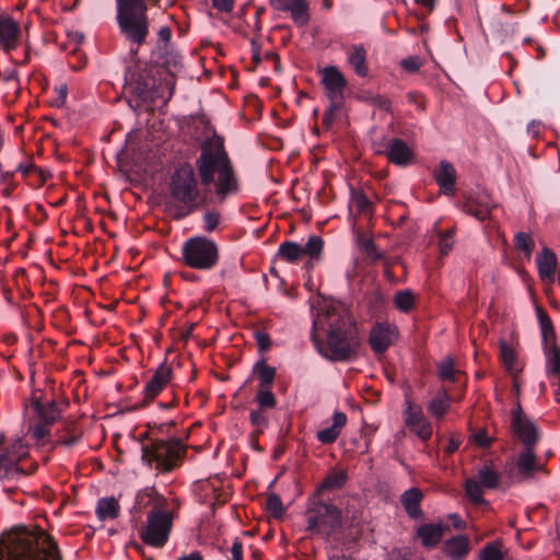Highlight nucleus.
Instances as JSON below:
<instances>
[{
	"label": "nucleus",
	"mask_w": 560,
	"mask_h": 560,
	"mask_svg": "<svg viewBox=\"0 0 560 560\" xmlns=\"http://www.w3.org/2000/svg\"><path fill=\"white\" fill-rule=\"evenodd\" d=\"M312 340L319 353L332 361H351L361 339L349 311L338 302L327 303L313 320Z\"/></svg>",
	"instance_id": "obj_1"
},
{
	"label": "nucleus",
	"mask_w": 560,
	"mask_h": 560,
	"mask_svg": "<svg viewBox=\"0 0 560 560\" xmlns=\"http://www.w3.org/2000/svg\"><path fill=\"white\" fill-rule=\"evenodd\" d=\"M0 560H61L55 539L35 525H18L0 536Z\"/></svg>",
	"instance_id": "obj_2"
},
{
	"label": "nucleus",
	"mask_w": 560,
	"mask_h": 560,
	"mask_svg": "<svg viewBox=\"0 0 560 560\" xmlns=\"http://www.w3.org/2000/svg\"><path fill=\"white\" fill-rule=\"evenodd\" d=\"M200 182L205 187L213 185L215 198L223 202L238 191V179L223 142H206L196 160Z\"/></svg>",
	"instance_id": "obj_3"
},
{
	"label": "nucleus",
	"mask_w": 560,
	"mask_h": 560,
	"mask_svg": "<svg viewBox=\"0 0 560 560\" xmlns=\"http://www.w3.org/2000/svg\"><path fill=\"white\" fill-rule=\"evenodd\" d=\"M140 501L148 499L152 509L148 512L145 524L140 529L139 536L147 545L161 548L171 535L174 514L167 509V501L160 495L154 488H148L139 494Z\"/></svg>",
	"instance_id": "obj_4"
},
{
	"label": "nucleus",
	"mask_w": 560,
	"mask_h": 560,
	"mask_svg": "<svg viewBox=\"0 0 560 560\" xmlns=\"http://www.w3.org/2000/svg\"><path fill=\"white\" fill-rule=\"evenodd\" d=\"M170 190L172 198L179 203L185 217L207 203V191L199 187L198 179L191 165L178 167L171 177Z\"/></svg>",
	"instance_id": "obj_5"
},
{
	"label": "nucleus",
	"mask_w": 560,
	"mask_h": 560,
	"mask_svg": "<svg viewBox=\"0 0 560 560\" xmlns=\"http://www.w3.org/2000/svg\"><path fill=\"white\" fill-rule=\"evenodd\" d=\"M116 5L120 33L132 45L144 44L149 35L147 0H116Z\"/></svg>",
	"instance_id": "obj_6"
},
{
	"label": "nucleus",
	"mask_w": 560,
	"mask_h": 560,
	"mask_svg": "<svg viewBox=\"0 0 560 560\" xmlns=\"http://www.w3.org/2000/svg\"><path fill=\"white\" fill-rule=\"evenodd\" d=\"M28 445L22 438L0 439V480L4 483L19 482L31 475L36 465L26 464Z\"/></svg>",
	"instance_id": "obj_7"
},
{
	"label": "nucleus",
	"mask_w": 560,
	"mask_h": 560,
	"mask_svg": "<svg viewBox=\"0 0 560 560\" xmlns=\"http://www.w3.org/2000/svg\"><path fill=\"white\" fill-rule=\"evenodd\" d=\"M142 462L159 472H170L177 467L186 453L185 445L175 438L168 440L149 439L142 445Z\"/></svg>",
	"instance_id": "obj_8"
},
{
	"label": "nucleus",
	"mask_w": 560,
	"mask_h": 560,
	"mask_svg": "<svg viewBox=\"0 0 560 560\" xmlns=\"http://www.w3.org/2000/svg\"><path fill=\"white\" fill-rule=\"evenodd\" d=\"M183 261L190 268L210 270L219 262L217 244L205 236L188 238L182 246Z\"/></svg>",
	"instance_id": "obj_9"
},
{
	"label": "nucleus",
	"mask_w": 560,
	"mask_h": 560,
	"mask_svg": "<svg viewBox=\"0 0 560 560\" xmlns=\"http://www.w3.org/2000/svg\"><path fill=\"white\" fill-rule=\"evenodd\" d=\"M307 530L322 538L330 537L341 526V514L330 503L313 501L306 511Z\"/></svg>",
	"instance_id": "obj_10"
},
{
	"label": "nucleus",
	"mask_w": 560,
	"mask_h": 560,
	"mask_svg": "<svg viewBox=\"0 0 560 560\" xmlns=\"http://www.w3.org/2000/svg\"><path fill=\"white\" fill-rule=\"evenodd\" d=\"M501 476L494 466L485 464L477 472L476 478H469L465 481V493L474 504H483L482 489H495L500 483Z\"/></svg>",
	"instance_id": "obj_11"
},
{
	"label": "nucleus",
	"mask_w": 560,
	"mask_h": 560,
	"mask_svg": "<svg viewBox=\"0 0 560 560\" xmlns=\"http://www.w3.org/2000/svg\"><path fill=\"white\" fill-rule=\"evenodd\" d=\"M538 319L540 324L541 337L546 355L547 374L549 375V377L559 378L560 352L556 346V337L551 320L541 308H538Z\"/></svg>",
	"instance_id": "obj_12"
},
{
	"label": "nucleus",
	"mask_w": 560,
	"mask_h": 560,
	"mask_svg": "<svg viewBox=\"0 0 560 560\" xmlns=\"http://www.w3.org/2000/svg\"><path fill=\"white\" fill-rule=\"evenodd\" d=\"M320 73V83L329 102L332 103V109H340L343 103V92L348 84L347 79L335 66L325 67Z\"/></svg>",
	"instance_id": "obj_13"
},
{
	"label": "nucleus",
	"mask_w": 560,
	"mask_h": 560,
	"mask_svg": "<svg viewBox=\"0 0 560 560\" xmlns=\"http://www.w3.org/2000/svg\"><path fill=\"white\" fill-rule=\"evenodd\" d=\"M511 427L513 434L522 441L524 447L535 446L538 442L539 431L536 424L524 415L520 404L512 410Z\"/></svg>",
	"instance_id": "obj_14"
},
{
	"label": "nucleus",
	"mask_w": 560,
	"mask_h": 560,
	"mask_svg": "<svg viewBox=\"0 0 560 560\" xmlns=\"http://www.w3.org/2000/svg\"><path fill=\"white\" fill-rule=\"evenodd\" d=\"M405 425L422 441H428L432 436V425L425 418L422 408L413 405L410 399L405 400L404 410Z\"/></svg>",
	"instance_id": "obj_15"
},
{
	"label": "nucleus",
	"mask_w": 560,
	"mask_h": 560,
	"mask_svg": "<svg viewBox=\"0 0 560 560\" xmlns=\"http://www.w3.org/2000/svg\"><path fill=\"white\" fill-rule=\"evenodd\" d=\"M515 467L520 480L532 479L537 472H546L545 463L535 454V446L523 447L516 458Z\"/></svg>",
	"instance_id": "obj_16"
},
{
	"label": "nucleus",
	"mask_w": 560,
	"mask_h": 560,
	"mask_svg": "<svg viewBox=\"0 0 560 560\" xmlns=\"http://www.w3.org/2000/svg\"><path fill=\"white\" fill-rule=\"evenodd\" d=\"M398 336L397 327L389 323H376L370 332L369 343L374 352L383 353Z\"/></svg>",
	"instance_id": "obj_17"
},
{
	"label": "nucleus",
	"mask_w": 560,
	"mask_h": 560,
	"mask_svg": "<svg viewBox=\"0 0 560 560\" xmlns=\"http://www.w3.org/2000/svg\"><path fill=\"white\" fill-rule=\"evenodd\" d=\"M271 8L280 12H289L298 26L310 22L308 3L306 0H269Z\"/></svg>",
	"instance_id": "obj_18"
},
{
	"label": "nucleus",
	"mask_w": 560,
	"mask_h": 560,
	"mask_svg": "<svg viewBox=\"0 0 560 560\" xmlns=\"http://www.w3.org/2000/svg\"><path fill=\"white\" fill-rule=\"evenodd\" d=\"M493 208L494 203L486 191L471 192L464 205V211L479 221H485L489 218Z\"/></svg>",
	"instance_id": "obj_19"
},
{
	"label": "nucleus",
	"mask_w": 560,
	"mask_h": 560,
	"mask_svg": "<svg viewBox=\"0 0 560 560\" xmlns=\"http://www.w3.org/2000/svg\"><path fill=\"white\" fill-rule=\"evenodd\" d=\"M172 377V368L166 362L160 364L144 386L143 394L145 400L154 399L167 386Z\"/></svg>",
	"instance_id": "obj_20"
},
{
	"label": "nucleus",
	"mask_w": 560,
	"mask_h": 560,
	"mask_svg": "<svg viewBox=\"0 0 560 560\" xmlns=\"http://www.w3.org/2000/svg\"><path fill=\"white\" fill-rule=\"evenodd\" d=\"M31 407L38 420L46 424L51 425L61 418V409L52 399L43 401L34 394L31 398Z\"/></svg>",
	"instance_id": "obj_21"
},
{
	"label": "nucleus",
	"mask_w": 560,
	"mask_h": 560,
	"mask_svg": "<svg viewBox=\"0 0 560 560\" xmlns=\"http://www.w3.org/2000/svg\"><path fill=\"white\" fill-rule=\"evenodd\" d=\"M389 162L399 166H407L415 161V153L402 139H392L386 149Z\"/></svg>",
	"instance_id": "obj_22"
},
{
	"label": "nucleus",
	"mask_w": 560,
	"mask_h": 560,
	"mask_svg": "<svg viewBox=\"0 0 560 560\" xmlns=\"http://www.w3.org/2000/svg\"><path fill=\"white\" fill-rule=\"evenodd\" d=\"M538 275L544 282L552 283L556 279L558 259L556 254L544 246L536 257Z\"/></svg>",
	"instance_id": "obj_23"
},
{
	"label": "nucleus",
	"mask_w": 560,
	"mask_h": 560,
	"mask_svg": "<svg viewBox=\"0 0 560 560\" xmlns=\"http://www.w3.org/2000/svg\"><path fill=\"white\" fill-rule=\"evenodd\" d=\"M20 28L10 16L0 18V48L10 52L18 46Z\"/></svg>",
	"instance_id": "obj_24"
},
{
	"label": "nucleus",
	"mask_w": 560,
	"mask_h": 560,
	"mask_svg": "<svg viewBox=\"0 0 560 560\" xmlns=\"http://www.w3.org/2000/svg\"><path fill=\"white\" fill-rule=\"evenodd\" d=\"M346 55L354 73L360 78H365L369 73V67L366 61L368 51L364 46L352 45L347 49Z\"/></svg>",
	"instance_id": "obj_25"
},
{
	"label": "nucleus",
	"mask_w": 560,
	"mask_h": 560,
	"mask_svg": "<svg viewBox=\"0 0 560 560\" xmlns=\"http://www.w3.org/2000/svg\"><path fill=\"white\" fill-rule=\"evenodd\" d=\"M434 178L444 194H451L455 187L456 171L454 166L446 161L440 162L434 171Z\"/></svg>",
	"instance_id": "obj_26"
},
{
	"label": "nucleus",
	"mask_w": 560,
	"mask_h": 560,
	"mask_svg": "<svg viewBox=\"0 0 560 560\" xmlns=\"http://www.w3.org/2000/svg\"><path fill=\"white\" fill-rule=\"evenodd\" d=\"M346 423L347 416L341 411L335 412L332 417V424L317 432L318 441L323 444L334 443L339 438Z\"/></svg>",
	"instance_id": "obj_27"
},
{
	"label": "nucleus",
	"mask_w": 560,
	"mask_h": 560,
	"mask_svg": "<svg viewBox=\"0 0 560 560\" xmlns=\"http://www.w3.org/2000/svg\"><path fill=\"white\" fill-rule=\"evenodd\" d=\"M469 548V539L462 535L447 539L443 545L444 553L452 560H463L467 556Z\"/></svg>",
	"instance_id": "obj_28"
},
{
	"label": "nucleus",
	"mask_w": 560,
	"mask_h": 560,
	"mask_svg": "<svg viewBox=\"0 0 560 560\" xmlns=\"http://www.w3.org/2000/svg\"><path fill=\"white\" fill-rule=\"evenodd\" d=\"M422 498L423 494L418 488H410L401 494L400 502L410 517L420 516Z\"/></svg>",
	"instance_id": "obj_29"
},
{
	"label": "nucleus",
	"mask_w": 560,
	"mask_h": 560,
	"mask_svg": "<svg viewBox=\"0 0 560 560\" xmlns=\"http://www.w3.org/2000/svg\"><path fill=\"white\" fill-rule=\"evenodd\" d=\"M418 537L424 547H435L443 536V528L441 525L423 524L417 530Z\"/></svg>",
	"instance_id": "obj_30"
},
{
	"label": "nucleus",
	"mask_w": 560,
	"mask_h": 560,
	"mask_svg": "<svg viewBox=\"0 0 560 560\" xmlns=\"http://www.w3.org/2000/svg\"><path fill=\"white\" fill-rule=\"evenodd\" d=\"M119 510L120 505L115 498H102L97 501L95 513L101 521L115 520L119 515Z\"/></svg>",
	"instance_id": "obj_31"
},
{
	"label": "nucleus",
	"mask_w": 560,
	"mask_h": 560,
	"mask_svg": "<svg viewBox=\"0 0 560 560\" xmlns=\"http://www.w3.org/2000/svg\"><path fill=\"white\" fill-rule=\"evenodd\" d=\"M254 372L256 373L259 381V388H270L275 377H276V369L268 365L264 360L258 361L254 366Z\"/></svg>",
	"instance_id": "obj_32"
},
{
	"label": "nucleus",
	"mask_w": 560,
	"mask_h": 560,
	"mask_svg": "<svg viewBox=\"0 0 560 560\" xmlns=\"http://www.w3.org/2000/svg\"><path fill=\"white\" fill-rule=\"evenodd\" d=\"M450 396L445 389L436 395L429 404L428 410L435 418H442L450 409Z\"/></svg>",
	"instance_id": "obj_33"
},
{
	"label": "nucleus",
	"mask_w": 560,
	"mask_h": 560,
	"mask_svg": "<svg viewBox=\"0 0 560 560\" xmlns=\"http://www.w3.org/2000/svg\"><path fill=\"white\" fill-rule=\"evenodd\" d=\"M303 255V246L295 242H284L280 244L278 257L288 261L296 262Z\"/></svg>",
	"instance_id": "obj_34"
},
{
	"label": "nucleus",
	"mask_w": 560,
	"mask_h": 560,
	"mask_svg": "<svg viewBox=\"0 0 560 560\" xmlns=\"http://www.w3.org/2000/svg\"><path fill=\"white\" fill-rule=\"evenodd\" d=\"M438 375L442 381L456 382L457 375L460 373L458 369L455 368L454 360L450 357L441 360L438 365Z\"/></svg>",
	"instance_id": "obj_35"
},
{
	"label": "nucleus",
	"mask_w": 560,
	"mask_h": 560,
	"mask_svg": "<svg viewBox=\"0 0 560 560\" xmlns=\"http://www.w3.org/2000/svg\"><path fill=\"white\" fill-rule=\"evenodd\" d=\"M350 208L354 209L358 214L371 215L373 212L372 202L361 191L352 192Z\"/></svg>",
	"instance_id": "obj_36"
},
{
	"label": "nucleus",
	"mask_w": 560,
	"mask_h": 560,
	"mask_svg": "<svg viewBox=\"0 0 560 560\" xmlns=\"http://www.w3.org/2000/svg\"><path fill=\"white\" fill-rule=\"evenodd\" d=\"M500 357L503 365L510 373L513 374L518 371L516 364V353L513 348L505 341L500 342Z\"/></svg>",
	"instance_id": "obj_37"
},
{
	"label": "nucleus",
	"mask_w": 560,
	"mask_h": 560,
	"mask_svg": "<svg viewBox=\"0 0 560 560\" xmlns=\"http://www.w3.org/2000/svg\"><path fill=\"white\" fill-rule=\"evenodd\" d=\"M348 479L345 470H332L323 480L319 490H329L341 488Z\"/></svg>",
	"instance_id": "obj_38"
},
{
	"label": "nucleus",
	"mask_w": 560,
	"mask_h": 560,
	"mask_svg": "<svg viewBox=\"0 0 560 560\" xmlns=\"http://www.w3.org/2000/svg\"><path fill=\"white\" fill-rule=\"evenodd\" d=\"M394 305L402 313H408L415 305V294L411 290L398 291L394 296Z\"/></svg>",
	"instance_id": "obj_39"
},
{
	"label": "nucleus",
	"mask_w": 560,
	"mask_h": 560,
	"mask_svg": "<svg viewBox=\"0 0 560 560\" xmlns=\"http://www.w3.org/2000/svg\"><path fill=\"white\" fill-rule=\"evenodd\" d=\"M514 245L517 250H521L525 254L527 260L530 259L535 247V242L529 234L525 232L516 233L514 237Z\"/></svg>",
	"instance_id": "obj_40"
},
{
	"label": "nucleus",
	"mask_w": 560,
	"mask_h": 560,
	"mask_svg": "<svg viewBox=\"0 0 560 560\" xmlns=\"http://www.w3.org/2000/svg\"><path fill=\"white\" fill-rule=\"evenodd\" d=\"M255 401L258 405V409H271L276 407L277 399L270 388H258Z\"/></svg>",
	"instance_id": "obj_41"
},
{
	"label": "nucleus",
	"mask_w": 560,
	"mask_h": 560,
	"mask_svg": "<svg viewBox=\"0 0 560 560\" xmlns=\"http://www.w3.org/2000/svg\"><path fill=\"white\" fill-rule=\"evenodd\" d=\"M323 245L324 242L322 237L313 235L303 247V254L308 255L311 259H317L323 250Z\"/></svg>",
	"instance_id": "obj_42"
},
{
	"label": "nucleus",
	"mask_w": 560,
	"mask_h": 560,
	"mask_svg": "<svg viewBox=\"0 0 560 560\" xmlns=\"http://www.w3.org/2000/svg\"><path fill=\"white\" fill-rule=\"evenodd\" d=\"M65 431H67V434L60 433L56 440V443L70 447L79 441L80 432H78L77 429L71 424H66Z\"/></svg>",
	"instance_id": "obj_43"
},
{
	"label": "nucleus",
	"mask_w": 560,
	"mask_h": 560,
	"mask_svg": "<svg viewBox=\"0 0 560 560\" xmlns=\"http://www.w3.org/2000/svg\"><path fill=\"white\" fill-rule=\"evenodd\" d=\"M480 560H511L506 552H503L498 546L495 545H488L486 546L481 553H480Z\"/></svg>",
	"instance_id": "obj_44"
},
{
	"label": "nucleus",
	"mask_w": 560,
	"mask_h": 560,
	"mask_svg": "<svg viewBox=\"0 0 560 560\" xmlns=\"http://www.w3.org/2000/svg\"><path fill=\"white\" fill-rule=\"evenodd\" d=\"M50 424H46L38 420V423L30 427L28 432L34 441L44 444L45 439L49 435Z\"/></svg>",
	"instance_id": "obj_45"
},
{
	"label": "nucleus",
	"mask_w": 560,
	"mask_h": 560,
	"mask_svg": "<svg viewBox=\"0 0 560 560\" xmlns=\"http://www.w3.org/2000/svg\"><path fill=\"white\" fill-rule=\"evenodd\" d=\"M454 229H450L446 232H439V248L442 255H447L452 250L454 245Z\"/></svg>",
	"instance_id": "obj_46"
},
{
	"label": "nucleus",
	"mask_w": 560,
	"mask_h": 560,
	"mask_svg": "<svg viewBox=\"0 0 560 560\" xmlns=\"http://www.w3.org/2000/svg\"><path fill=\"white\" fill-rule=\"evenodd\" d=\"M266 508L275 517H280L284 513L281 499L276 493H271L267 498Z\"/></svg>",
	"instance_id": "obj_47"
},
{
	"label": "nucleus",
	"mask_w": 560,
	"mask_h": 560,
	"mask_svg": "<svg viewBox=\"0 0 560 560\" xmlns=\"http://www.w3.org/2000/svg\"><path fill=\"white\" fill-rule=\"evenodd\" d=\"M250 423L261 432L268 427V418L262 409H254L249 413Z\"/></svg>",
	"instance_id": "obj_48"
},
{
	"label": "nucleus",
	"mask_w": 560,
	"mask_h": 560,
	"mask_svg": "<svg viewBox=\"0 0 560 560\" xmlns=\"http://www.w3.org/2000/svg\"><path fill=\"white\" fill-rule=\"evenodd\" d=\"M205 231H214L220 223V214L217 211H208L203 215Z\"/></svg>",
	"instance_id": "obj_49"
},
{
	"label": "nucleus",
	"mask_w": 560,
	"mask_h": 560,
	"mask_svg": "<svg viewBox=\"0 0 560 560\" xmlns=\"http://www.w3.org/2000/svg\"><path fill=\"white\" fill-rule=\"evenodd\" d=\"M361 249L373 261H375L382 257L381 253L377 250V248L372 240L362 241Z\"/></svg>",
	"instance_id": "obj_50"
},
{
	"label": "nucleus",
	"mask_w": 560,
	"mask_h": 560,
	"mask_svg": "<svg viewBox=\"0 0 560 560\" xmlns=\"http://www.w3.org/2000/svg\"><path fill=\"white\" fill-rule=\"evenodd\" d=\"M371 104L384 112H390L392 102L384 95H375L371 97Z\"/></svg>",
	"instance_id": "obj_51"
},
{
	"label": "nucleus",
	"mask_w": 560,
	"mask_h": 560,
	"mask_svg": "<svg viewBox=\"0 0 560 560\" xmlns=\"http://www.w3.org/2000/svg\"><path fill=\"white\" fill-rule=\"evenodd\" d=\"M471 440L474 441L475 444H477L480 447H488L492 443V439L488 436L486 430H480L477 433H475L471 436Z\"/></svg>",
	"instance_id": "obj_52"
},
{
	"label": "nucleus",
	"mask_w": 560,
	"mask_h": 560,
	"mask_svg": "<svg viewBox=\"0 0 560 560\" xmlns=\"http://www.w3.org/2000/svg\"><path fill=\"white\" fill-rule=\"evenodd\" d=\"M400 65L405 70H407L409 72H416L421 67V61H420L419 57L412 56V57L402 59L400 61Z\"/></svg>",
	"instance_id": "obj_53"
},
{
	"label": "nucleus",
	"mask_w": 560,
	"mask_h": 560,
	"mask_svg": "<svg viewBox=\"0 0 560 560\" xmlns=\"http://www.w3.org/2000/svg\"><path fill=\"white\" fill-rule=\"evenodd\" d=\"M212 7L220 12L230 13L234 8L235 0H211Z\"/></svg>",
	"instance_id": "obj_54"
},
{
	"label": "nucleus",
	"mask_w": 560,
	"mask_h": 560,
	"mask_svg": "<svg viewBox=\"0 0 560 560\" xmlns=\"http://www.w3.org/2000/svg\"><path fill=\"white\" fill-rule=\"evenodd\" d=\"M0 80L3 82H18V71L14 67H9L5 69L0 68Z\"/></svg>",
	"instance_id": "obj_55"
},
{
	"label": "nucleus",
	"mask_w": 560,
	"mask_h": 560,
	"mask_svg": "<svg viewBox=\"0 0 560 560\" xmlns=\"http://www.w3.org/2000/svg\"><path fill=\"white\" fill-rule=\"evenodd\" d=\"M256 340H257V345L259 347V350H261V351H266L270 347L269 337L265 332H257L256 334Z\"/></svg>",
	"instance_id": "obj_56"
},
{
	"label": "nucleus",
	"mask_w": 560,
	"mask_h": 560,
	"mask_svg": "<svg viewBox=\"0 0 560 560\" xmlns=\"http://www.w3.org/2000/svg\"><path fill=\"white\" fill-rule=\"evenodd\" d=\"M232 560H243V546L242 542L235 540L231 547Z\"/></svg>",
	"instance_id": "obj_57"
},
{
	"label": "nucleus",
	"mask_w": 560,
	"mask_h": 560,
	"mask_svg": "<svg viewBox=\"0 0 560 560\" xmlns=\"http://www.w3.org/2000/svg\"><path fill=\"white\" fill-rule=\"evenodd\" d=\"M56 93L58 94V98L55 101L56 106H62L67 98V86L60 85L55 89Z\"/></svg>",
	"instance_id": "obj_58"
},
{
	"label": "nucleus",
	"mask_w": 560,
	"mask_h": 560,
	"mask_svg": "<svg viewBox=\"0 0 560 560\" xmlns=\"http://www.w3.org/2000/svg\"><path fill=\"white\" fill-rule=\"evenodd\" d=\"M338 110L339 109H332V103H330L329 108L327 109L323 117V125L326 126L327 128L330 127L334 121V115Z\"/></svg>",
	"instance_id": "obj_59"
},
{
	"label": "nucleus",
	"mask_w": 560,
	"mask_h": 560,
	"mask_svg": "<svg viewBox=\"0 0 560 560\" xmlns=\"http://www.w3.org/2000/svg\"><path fill=\"white\" fill-rule=\"evenodd\" d=\"M158 35H159L160 40H162L163 43H168L171 39V36H172V32L168 26H162L159 30Z\"/></svg>",
	"instance_id": "obj_60"
},
{
	"label": "nucleus",
	"mask_w": 560,
	"mask_h": 560,
	"mask_svg": "<svg viewBox=\"0 0 560 560\" xmlns=\"http://www.w3.org/2000/svg\"><path fill=\"white\" fill-rule=\"evenodd\" d=\"M32 170H33V165L32 164H30V163H20L15 167L14 172H19V173L23 174L24 176H27L31 173Z\"/></svg>",
	"instance_id": "obj_61"
},
{
	"label": "nucleus",
	"mask_w": 560,
	"mask_h": 560,
	"mask_svg": "<svg viewBox=\"0 0 560 560\" xmlns=\"http://www.w3.org/2000/svg\"><path fill=\"white\" fill-rule=\"evenodd\" d=\"M459 440L452 439L446 446V452L450 454L456 452L459 447Z\"/></svg>",
	"instance_id": "obj_62"
},
{
	"label": "nucleus",
	"mask_w": 560,
	"mask_h": 560,
	"mask_svg": "<svg viewBox=\"0 0 560 560\" xmlns=\"http://www.w3.org/2000/svg\"><path fill=\"white\" fill-rule=\"evenodd\" d=\"M450 518L453 520V525L455 528H464L465 522L460 520V517L457 514H451Z\"/></svg>",
	"instance_id": "obj_63"
},
{
	"label": "nucleus",
	"mask_w": 560,
	"mask_h": 560,
	"mask_svg": "<svg viewBox=\"0 0 560 560\" xmlns=\"http://www.w3.org/2000/svg\"><path fill=\"white\" fill-rule=\"evenodd\" d=\"M179 560H203V557L200 552H191L188 556L182 557Z\"/></svg>",
	"instance_id": "obj_64"
}]
</instances>
